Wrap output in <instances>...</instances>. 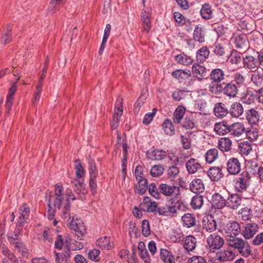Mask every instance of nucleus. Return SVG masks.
I'll return each instance as SVG.
<instances>
[{
    "mask_svg": "<svg viewBox=\"0 0 263 263\" xmlns=\"http://www.w3.org/2000/svg\"><path fill=\"white\" fill-rule=\"evenodd\" d=\"M48 201V218L49 220L54 219L55 211L61 210L62 218L66 219L69 215L70 211V200L74 201L77 198L72 190L67 188L64 193L63 187L61 184H56L54 186V195L46 196Z\"/></svg>",
    "mask_w": 263,
    "mask_h": 263,
    "instance_id": "nucleus-1",
    "label": "nucleus"
},
{
    "mask_svg": "<svg viewBox=\"0 0 263 263\" xmlns=\"http://www.w3.org/2000/svg\"><path fill=\"white\" fill-rule=\"evenodd\" d=\"M165 161H167L168 169L166 171L165 182H178L177 177L179 173V169L177 167L178 164V157L175 155L165 156Z\"/></svg>",
    "mask_w": 263,
    "mask_h": 263,
    "instance_id": "nucleus-2",
    "label": "nucleus"
},
{
    "mask_svg": "<svg viewBox=\"0 0 263 263\" xmlns=\"http://www.w3.org/2000/svg\"><path fill=\"white\" fill-rule=\"evenodd\" d=\"M210 92L213 95L223 93L230 98H234L237 94L238 86L233 81H231L227 83H222L221 85L212 86L210 88Z\"/></svg>",
    "mask_w": 263,
    "mask_h": 263,
    "instance_id": "nucleus-3",
    "label": "nucleus"
},
{
    "mask_svg": "<svg viewBox=\"0 0 263 263\" xmlns=\"http://www.w3.org/2000/svg\"><path fill=\"white\" fill-rule=\"evenodd\" d=\"M185 208L183 203L176 198H165V217L173 218L177 216L178 211Z\"/></svg>",
    "mask_w": 263,
    "mask_h": 263,
    "instance_id": "nucleus-4",
    "label": "nucleus"
},
{
    "mask_svg": "<svg viewBox=\"0 0 263 263\" xmlns=\"http://www.w3.org/2000/svg\"><path fill=\"white\" fill-rule=\"evenodd\" d=\"M67 217V226L74 231L75 234L80 240H82L86 232L83 222L80 219H74L73 217L71 218L70 214Z\"/></svg>",
    "mask_w": 263,
    "mask_h": 263,
    "instance_id": "nucleus-5",
    "label": "nucleus"
},
{
    "mask_svg": "<svg viewBox=\"0 0 263 263\" xmlns=\"http://www.w3.org/2000/svg\"><path fill=\"white\" fill-rule=\"evenodd\" d=\"M239 223L236 221H229L223 226V231L228 238L237 236L241 233Z\"/></svg>",
    "mask_w": 263,
    "mask_h": 263,
    "instance_id": "nucleus-6",
    "label": "nucleus"
},
{
    "mask_svg": "<svg viewBox=\"0 0 263 263\" xmlns=\"http://www.w3.org/2000/svg\"><path fill=\"white\" fill-rule=\"evenodd\" d=\"M251 176L247 171H243L236 179L235 188L238 192H243L248 188Z\"/></svg>",
    "mask_w": 263,
    "mask_h": 263,
    "instance_id": "nucleus-7",
    "label": "nucleus"
},
{
    "mask_svg": "<svg viewBox=\"0 0 263 263\" xmlns=\"http://www.w3.org/2000/svg\"><path fill=\"white\" fill-rule=\"evenodd\" d=\"M225 76V72L221 68H216L212 69L209 74L211 83L210 84L208 87L209 91L210 92V88L212 86L221 85L220 82L224 80Z\"/></svg>",
    "mask_w": 263,
    "mask_h": 263,
    "instance_id": "nucleus-8",
    "label": "nucleus"
},
{
    "mask_svg": "<svg viewBox=\"0 0 263 263\" xmlns=\"http://www.w3.org/2000/svg\"><path fill=\"white\" fill-rule=\"evenodd\" d=\"M235 47L239 51L245 52L249 48V42L246 34L242 33L237 35L233 38Z\"/></svg>",
    "mask_w": 263,
    "mask_h": 263,
    "instance_id": "nucleus-9",
    "label": "nucleus"
},
{
    "mask_svg": "<svg viewBox=\"0 0 263 263\" xmlns=\"http://www.w3.org/2000/svg\"><path fill=\"white\" fill-rule=\"evenodd\" d=\"M206 241L211 250L213 251L219 249L224 244L223 239L216 233L211 234L207 238Z\"/></svg>",
    "mask_w": 263,
    "mask_h": 263,
    "instance_id": "nucleus-10",
    "label": "nucleus"
},
{
    "mask_svg": "<svg viewBox=\"0 0 263 263\" xmlns=\"http://www.w3.org/2000/svg\"><path fill=\"white\" fill-rule=\"evenodd\" d=\"M227 171L230 175H235L241 171V164L237 158H230L226 163Z\"/></svg>",
    "mask_w": 263,
    "mask_h": 263,
    "instance_id": "nucleus-11",
    "label": "nucleus"
},
{
    "mask_svg": "<svg viewBox=\"0 0 263 263\" xmlns=\"http://www.w3.org/2000/svg\"><path fill=\"white\" fill-rule=\"evenodd\" d=\"M141 18L143 30L147 33L148 32L151 28L152 10L151 8H145L142 10Z\"/></svg>",
    "mask_w": 263,
    "mask_h": 263,
    "instance_id": "nucleus-12",
    "label": "nucleus"
},
{
    "mask_svg": "<svg viewBox=\"0 0 263 263\" xmlns=\"http://www.w3.org/2000/svg\"><path fill=\"white\" fill-rule=\"evenodd\" d=\"M178 182L165 183V198H176L180 195V188Z\"/></svg>",
    "mask_w": 263,
    "mask_h": 263,
    "instance_id": "nucleus-13",
    "label": "nucleus"
},
{
    "mask_svg": "<svg viewBox=\"0 0 263 263\" xmlns=\"http://www.w3.org/2000/svg\"><path fill=\"white\" fill-rule=\"evenodd\" d=\"M116 107L117 111L115 112V115L114 116L112 121L110 123L111 128L112 129H115L117 128L119 124V119L122 115V99H118L116 102Z\"/></svg>",
    "mask_w": 263,
    "mask_h": 263,
    "instance_id": "nucleus-14",
    "label": "nucleus"
},
{
    "mask_svg": "<svg viewBox=\"0 0 263 263\" xmlns=\"http://www.w3.org/2000/svg\"><path fill=\"white\" fill-rule=\"evenodd\" d=\"M20 216L18 217V229H23L24 224L28 218L30 214V209L28 205L24 203L20 208Z\"/></svg>",
    "mask_w": 263,
    "mask_h": 263,
    "instance_id": "nucleus-15",
    "label": "nucleus"
},
{
    "mask_svg": "<svg viewBox=\"0 0 263 263\" xmlns=\"http://www.w3.org/2000/svg\"><path fill=\"white\" fill-rule=\"evenodd\" d=\"M258 229V225L255 223H247L241 230V234L246 239H250L256 234Z\"/></svg>",
    "mask_w": 263,
    "mask_h": 263,
    "instance_id": "nucleus-16",
    "label": "nucleus"
},
{
    "mask_svg": "<svg viewBox=\"0 0 263 263\" xmlns=\"http://www.w3.org/2000/svg\"><path fill=\"white\" fill-rule=\"evenodd\" d=\"M192 72L194 77L199 81L202 80L207 76V69L198 63H194L193 65Z\"/></svg>",
    "mask_w": 263,
    "mask_h": 263,
    "instance_id": "nucleus-17",
    "label": "nucleus"
},
{
    "mask_svg": "<svg viewBox=\"0 0 263 263\" xmlns=\"http://www.w3.org/2000/svg\"><path fill=\"white\" fill-rule=\"evenodd\" d=\"M203 229L206 232H213L216 229V222L212 214L204 216L202 219Z\"/></svg>",
    "mask_w": 263,
    "mask_h": 263,
    "instance_id": "nucleus-18",
    "label": "nucleus"
},
{
    "mask_svg": "<svg viewBox=\"0 0 263 263\" xmlns=\"http://www.w3.org/2000/svg\"><path fill=\"white\" fill-rule=\"evenodd\" d=\"M141 210L147 212L157 213V204L155 201H151L148 197H145L143 202L140 205Z\"/></svg>",
    "mask_w": 263,
    "mask_h": 263,
    "instance_id": "nucleus-19",
    "label": "nucleus"
},
{
    "mask_svg": "<svg viewBox=\"0 0 263 263\" xmlns=\"http://www.w3.org/2000/svg\"><path fill=\"white\" fill-rule=\"evenodd\" d=\"M242 198L237 194L230 195L226 200V206L232 210H236L241 205Z\"/></svg>",
    "mask_w": 263,
    "mask_h": 263,
    "instance_id": "nucleus-20",
    "label": "nucleus"
},
{
    "mask_svg": "<svg viewBox=\"0 0 263 263\" xmlns=\"http://www.w3.org/2000/svg\"><path fill=\"white\" fill-rule=\"evenodd\" d=\"M182 245L184 250L187 252L194 251L197 245V238L193 235H188L183 238Z\"/></svg>",
    "mask_w": 263,
    "mask_h": 263,
    "instance_id": "nucleus-21",
    "label": "nucleus"
},
{
    "mask_svg": "<svg viewBox=\"0 0 263 263\" xmlns=\"http://www.w3.org/2000/svg\"><path fill=\"white\" fill-rule=\"evenodd\" d=\"M246 132V128L243 123L235 122L230 125V135L236 137H240Z\"/></svg>",
    "mask_w": 263,
    "mask_h": 263,
    "instance_id": "nucleus-22",
    "label": "nucleus"
},
{
    "mask_svg": "<svg viewBox=\"0 0 263 263\" xmlns=\"http://www.w3.org/2000/svg\"><path fill=\"white\" fill-rule=\"evenodd\" d=\"M207 175L212 181L217 182L223 177L222 170L218 166L211 167L207 171Z\"/></svg>",
    "mask_w": 263,
    "mask_h": 263,
    "instance_id": "nucleus-23",
    "label": "nucleus"
},
{
    "mask_svg": "<svg viewBox=\"0 0 263 263\" xmlns=\"http://www.w3.org/2000/svg\"><path fill=\"white\" fill-rule=\"evenodd\" d=\"M211 204L216 209H221L226 205V199L219 193H216L213 195Z\"/></svg>",
    "mask_w": 263,
    "mask_h": 263,
    "instance_id": "nucleus-24",
    "label": "nucleus"
},
{
    "mask_svg": "<svg viewBox=\"0 0 263 263\" xmlns=\"http://www.w3.org/2000/svg\"><path fill=\"white\" fill-rule=\"evenodd\" d=\"M182 224L187 228L196 227L198 226V221L195 215L191 213H186L181 217Z\"/></svg>",
    "mask_w": 263,
    "mask_h": 263,
    "instance_id": "nucleus-25",
    "label": "nucleus"
},
{
    "mask_svg": "<svg viewBox=\"0 0 263 263\" xmlns=\"http://www.w3.org/2000/svg\"><path fill=\"white\" fill-rule=\"evenodd\" d=\"M185 167L187 172L190 174H195L202 168L200 163L195 158H191L187 160L185 163Z\"/></svg>",
    "mask_w": 263,
    "mask_h": 263,
    "instance_id": "nucleus-26",
    "label": "nucleus"
},
{
    "mask_svg": "<svg viewBox=\"0 0 263 263\" xmlns=\"http://www.w3.org/2000/svg\"><path fill=\"white\" fill-rule=\"evenodd\" d=\"M246 117L249 123L251 125H256L260 121L259 112L254 108H251L247 110Z\"/></svg>",
    "mask_w": 263,
    "mask_h": 263,
    "instance_id": "nucleus-27",
    "label": "nucleus"
},
{
    "mask_svg": "<svg viewBox=\"0 0 263 263\" xmlns=\"http://www.w3.org/2000/svg\"><path fill=\"white\" fill-rule=\"evenodd\" d=\"M183 233L179 228L168 229L167 237L173 242H178L183 237Z\"/></svg>",
    "mask_w": 263,
    "mask_h": 263,
    "instance_id": "nucleus-28",
    "label": "nucleus"
},
{
    "mask_svg": "<svg viewBox=\"0 0 263 263\" xmlns=\"http://www.w3.org/2000/svg\"><path fill=\"white\" fill-rule=\"evenodd\" d=\"M204 184L200 179H194L190 184V189L191 192L200 194L204 191Z\"/></svg>",
    "mask_w": 263,
    "mask_h": 263,
    "instance_id": "nucleus-29",
    "label": "nucleus"
},
{
    "mask_svg": "<svg viewBox=\"0 0 263 263\" xmlns=\"http://www.w3.org/2000/svg\"><path fill=\"white\" fill-rule=\"evenodd\" d=\"M242 62L245 68L249 69H256L259 65L257 59L252 55H247L242 58Z\"/></svg>",
    "mask_w": 263,
    "mask_h": 263,
    "instance_id": "nucleus-30",
    "label": "nucleus"
},
{
    "mask_svg": "<svg viewBox=\"0 0 263 263\" xmlns=\"http://www.w3.org/2000/svg\"><path fill=\"white\" fill-rule=\"evenodd\" d=\"M74 192L78 195H85L87 191L83 180L74 179L71 182Z\"/></svg>",
    "mask_w": 263,
    "mask_h": 263,
    "instance_id": "nucleus-31",
    "label": "nucleus"
},
{
    "mask_svg": "<svg viewBox=\"0 0 263 263\" xmlns=\"http://www.w3.org/2000/svg\"><path fill=\"white\" fill-rule=\"evenodd\" d=\"M230 125L225 121L216 123L214 126V130L219 135H224L230 132Z\"/></svg>",
    "mask_w": 263,
    "mask_h": 263,
    "instance_id": "nucleus-32",
    "label": "nucleus"
},
{
    "mask_svg": "<svg viewBox=\"0 0 263 263\" xmlns=\"http://www.w3.org/2000/svg\"><path fill=\"white\" fill-rule=\"evenodd\" d=\"M67 0H51L48 8V14H53L63 7Z\"/></svg>",
    "mask_w": 263,
    "mask_h": 263,
    "instance_id": "nucleus-33",
    "label": "nucleus"
},
{
    "mask_svg": "<svg viewBox=\"0 0 263 263\" xmlns=\"http://www.w3.org/2000/svg\"><path fill=\"white\" fill-rule=\"evenodd\" d=\"M210 51L206 46H203L196 51V61L199 63H203L209 57Z\"/></svg>",
    "mask_w": 263,
    "mask_h": 263,
    "instance_id": "nucleus-34",
    "label": "nucleus"
},
{
    "mask_svg": "<svg viewBox=\"0 0 263 263\" xmlns=\"http://www.w3.org/2000/svg\"><path fill=\"white\" fill-rule=\"evenodd\" d=\"M226 105L222 103H217L215 104L214 108V115L219 118H222L229 112Z\"/></svg>",
    "mask_w": 263,
    "mask_h": 263,
    "instance_id": "nucleus-35",
    "label": "nucleus"
},
{
    "mask_svg": "<svg viewBox=\"0 0 263 263\" xmlns=\"http://www.w3.org/2000/svg\"><path fill=\"white\" fill-rule=\"evenodd\" d=\"M229 112L235 118L240 117L243 112V108L241 104L239 102H234L231 105Z\"/></svg>",
    "mask_w": 263,
    "mask_h": 263,
    "instance_id": "nucleus-36",
    "label": "nucleus"
},
{
    "mask_svg": "<svg viewBox=\"0 0 263 263\" xmlns=\"http://www.w3.org/2000/svg\"><path fill=\"white\" fill-rule=\"evenodd\" d=\"M212 52L215 55L220 59L224 60L225 57H228L226 55V50L223 46L219 43H215L212 47Z\"/></svg>",
    "mask_w": 263,
    "mask_h": 263,
    "instance_id": "nucleus-37",
    "label": "nucleus"
},
{
    "mask_svg": "<svg viewBox=\"0 0 263 263\" xmlns=\"http://www.w3.org/2000/svg\"><path fill=\"white\" fill-rule=\"evenodd\" d=\"M172 76L177 79L180 82L187 80L191 77V73L189 70L178 69L172 73Z\"/></svg>",
    "mask_w": 263,
    "mask_h": 263,
    "instance_id": "nucleus-38",
    "label": "nucleus"
},
{
    "mask_svg": "<svg viewBox=\"0 0 263 263\" xmlns=\"http://www.w3.org/2000/svg\"><path fill=\"white\" fill-rule=\"evenodd\" d=\"M218 147L222 152H229L232 148V141L228 138H221L218 141Z\"/></svg>",
    "mask_w": 263,
    "mask_h": 263,
    "instance_id": "nucleus-39",
    "label": "nucleus"
},
{
    "mask_svg": "<svg viewBox=\"0 0 263 263\" xmlns=\"http://www.w3.org/2000/svg\"><path fill=\"white\" fill-rule=\"evenodd\" d=\"M186 109L182 106H178L173 114V121L175 124H180L184 116Z\"/></svg>",
    "mask_w": 263,
    "mask_h": 263,
    "instance_id": "nucleus-40",
    "label": "nucleus"
},
{
    "mask_svg": "<svg viewBox=\"0 0 263 263\" xmlns=\"http://www.w3.org/2000/svg\"><path fill=\"white\" fill-rule=\"evenodd\" d=\"M200 14L201 17L204 20H210L213 16V10L209 3L204 4L200 9Z\"/></svg>",
    "mask_w": 263,
    "mask_h": 263,
    "instance_id": "nucleus-41",
    "label": "nucleus"
},
{
    "mask_svg": "<svg viewBox=\"0 0 263 263\" xmlns=\"http://www.w3.org/2000/svg\"><path fill=\"white\" fill-rule=\"evenodd\" d=\"M193 38L195 41L203 43L205 41V33L201 25H197L194 30Z\"/></svg>",
    "mask_w": 263,
    "mask_h": 263,
    "instance_id": "nucleus-42",
    "label": "nucleus"
},
{
    "mask_svg": "<svg viewBox=\"0 0 263 263\" xmlns=\"http://www.w3.org/2000/svg\"><path fill=\"white\" fill-rule=\"evenodd\" d=\"M146 156L149 159L160 160L164 158V151L158 149H150L146 152Z\"/></svg>",
    "mask_w": 263,
    "mask_h": 263,
    "instance_id": "nucleus-43",
    "label": "nucleus"
},
{
    "mask_svg": "<svg viewBox=\"0 0 263 263\" xmlns=\"http://www.w3.org/2000/svg\"><path fill=\"white\" fill-rule=\"evenodd\" d=\"M205 160L206 163L211 164L218 157V150L213 148L208 150L205 154Z\"/></svg>",
    "mask_w": 263,
    "mask_h": 263,
    "instance_id": "nucleus-44",
    "label": "nucleus"
},
{
    "mask_svg": "<svg viewBox=\"0 0 263 263\" xmlns=\"http://www.w3.org/2000/svg\"><path fill=\"white\" fill-rule=\"evenodd\" d=\"M175 59L178 63L184 65H189L192 64L194 61L193 59L191 57L184 53H181L176 55Z\"/></svg>",
    "mask_w": 263,
    "mask_h": 263,
    "instance_id": "nucleus-45",
    "label": "nucleus"
},
{
    "mask_svg": "<svg viewBox=\"0 0 263 263\" xmlns=\"http://www.w3.org/2000/svg\"><path fill=\"white\" fill-rule=\"evenodd\" d=\"M251 81L256 86L263 88V72H254L251 76Z\"/></svg>",
    "mask_w": 263,
    "mask_h": 263,
    "instance_id": "nucleus-46",
    "label": "nucleus"
},
{
    "mask_svg": "<svg viewBox=\"0 0 263 263\" xmlns=\"http://www.w3.org/2000/svg\"><path fill=\"white\" fill-rule=\"evenodd\" d=\"M96 245L102 249L109 250L112 248L110 237L107 236L98 239L96 241Z\"/></svg>",
    "mask_w": 263,
    "mask_h": 263,
    "instance_id": "nucleus-47",
    "label": "nucleus"
},
{
    "mask_svg": "<svg viewBox=\"0 0 263 263\" xmlns=\"http://www.w3.org/2000/svg\"><path fill=\"white\" fill-rule=\"evenodd\" d=\"M218 258L222 261L232 260L235 255V253L231 250H224L217 254Z\"/></svg>",
    "mask_w": 263,
    "mask_h": 263,
    "instance_id": "nucleus-48",
    "label": "nucleus"
},
{
    "mask_svg": "<svg viewBox=\"0 0 263 263\" xmlns=\"http://www.w3.org/2000/svg\"><path fill=\"white\" fill-rule=\"evenodd\" d=\"M203 204V197L199 194H197L194 196L191 201V205L194 209H199Z\"/></svg>",
    "mask_w": 263,
    "mask_h": 263,
    "instance_id": "nucleus-49",
    "label": "nucleus"
},
{
    "mask_svg": "<svg viewBox=\"0 0 263 263\" xmlns=\"http://www.w3.org/2000/svg\"><path fill=\"white\" fill-rule=\"evenodd\" d=\"M252 149V144L247 141L241 142L238 145V150L242 155H248Z\"/></svg>",
    "mask_w": 263,
    "mask_h": 263,
    "instance_id": "nucleus-50",
    "label": "nucleus"
},
{
    "mask_svg": "<svg viewBox=\"0 0 263 263\" xmlns=\"http://www.w3.org/2000/svg\"><path fill=\"white\" fill-rule=\"evenodd\" d=\"M244 242L245 241L243 240L236 237V236L228 238L227 241L230 247L238 250L240 249Z\"/></svg>",
    "mask_w": 263,
    "mask_h": 263,
    "instance_id": "nucleus-51",
    "label": "nucleus"
},
{
    "mask_svg": "<svg viewBox=\"0 0 263 263\" xmlns=\"http://www.w3.org/2000/svg\"><path fill=\"white\" fill-rule=\"evenodd\" d=\"M252 210L248 208L245 207L240 209L238 212V216L240 219L243 221L249 220L252 217Z\"/></svg>",
    "mask_w": 263,
    "mask_h": 263,
    "instance_id": "nucleus-52",
    "label": "nucleus"
},
{
    "mask_svg": "<svg viewBox=\"0 0 263 263\" xmlns=\"http://www.w3.org/2000/svg\"><path fill=\"white\" fill-rule=\"evenodd\" d=\"M138 184L136 187L138 192L140 195L144 194L148 189V181L145 178L139 179L137 180Z\"/></svg>",
    "mask_w": 263,
    "mask_h": 263,
    "instance_id": "nucleus-53",
    "label": "nucleus"
},
{
    "mask_svg": "<svg viewBox=\"0 0 263 263\" xmlns=\"http://www.w3.org/2000/svg\"><path fill=\"white\" fill-rule=\"evenodd\" d=\"M12 27L10 24L6 26V30L4 31L2 36V43L4 44H7L10 43L12 40Z\"/></svg>",
    "mask_w": 263,
    "mask_h": 263,
    "instance_id": "nucleus-54",
    "label": "nucleus"
},
{
    "mask_svg": "<svg viewBox=\"0 0 263 263\" xmlns=\"http://www.w3.org/2000/svg\"><path fill=\"white\" fill-rule=\"evenodd\" d=\"M242 53L239 51L233 50L229 57L230 62L232 64H238L241 62V54Z\"/></svg>",
    "mask_w": 263,
    "mask_h": 263,
    "instance_id": "nucleus-55",
    "label": "nucleus"
},
{
    "mask_svg": "<svg viewBox=\"0 0 263 263\" xmlns=\"http://www.w3.org/2000/svg\"><path fill=\"white\" fill-rule=\"evenodd\" d=\"M263 164V163H259L257 160H251L248 162V168L253 171L254 175H256L259 168Z\"/></svg>",
    "mask_w": 263,
    "mask_h": 263,
    "instance_id": "nucleus-56",
    "label": "nucleus"
},
{
    "mask_svg": "<svg viewBox=\"0 0 263 263\" xmlns=\"http://www.w3.org/2000/svg\"><path fill=\"white\" fill-rule=\"evenodd\" d=\"M75 162L77 164L75 167L76 174L77 178V179L81 180V179L84 176L85 171L79 159L76 160Z\"/></svg>",
    "mask_w": 263,
    "mask_h": 263,
    "instance_id": "nucleus-57",
    "label": "nucleus"
},
{
    "mask_svg": "<svg viewBox=\"0 0 263 263\" xmlns=\"http://www.w3.org/2000/svg\"><path fill=\"white\" fill-rule=\"evenodd\" d=\"M181 126L186 129H192L195 127V122L193 119L185 117L183 121L180 123Z\"/></svg>",
    "mask_w": 263,
    "mask_h": 263,
    "instance_id": "nucleus-58",
    "label": "nucleus"
},
{
    "mask_svg": "<svg viewBox=\"0 0 263 263\" xmlns=\"http://www.w3.org/2000/svg\"><path fill=\"white\" fill-rule=\"evenodd\" d=\"M238 250L239 253L245 257L249 256L251 252V250L249 243L245 241Z\"/></svg>",
    "mask_w": 263,
    "mask_h": 263,
    "instance_id": "nucleus-59",
    "label": "nucleus"
},
{
    "mask_svg": "<svg viewBox=\"0 0 263 263\" xmlns=\"http://www.w3.org/2000/svg\"><path fill=\"white\" fill-rule=\"evenodd\" d=\"M55 253V260L57 263H69L68 259L69 255L68 253Z\"/></svg>",
    "mask_w": 263,
    "mask_h": 263,
    "instance_id": "nucleus-60",
    "label": "nucleus"
},
{
    "mask_svg": "<svg viewBox=\"0 0 263 263\" xmlns=\"http://www.w3.org/2000/svg\"><path fill=\"white\" fill-rule=\"evenodd\" d=\"M87 159L89 165V175H98V171L95 160L90 156H89Z\"/></svg>",
    "mask_w": 263,
    "mask_h": 263,
    "instance_id": "nucleus-61",
    "label": "nucleus"
},
{
    "mask_svg": "<svg viewBox=\"0 0 263 263\" xmlns=\"http://www.w3.org/2000/svg\"><path fill=\"white\" fill-rule=\"evenodd\" d=\"M165 134L172 136L175 135V130L174 124L171 120L165 119Z\"/></svg>",
    "mask_w": 263,
    "mask_h": 263,
    "instance_id": "nucleus-62",
    "label": "nucleus"
},
{
    "mask_svg": "<svg viewBox=\"0 0 263 263\" xmlns=\"http://www.w3.org/2000/svg\"><path fill=\"white\" fill-rule=\"evenodd\" d=\"M247 137L251 141H255L259 136L258 130L256 128H251L245 132Z\"/></svg>",
    "mask_w": 263,
    "mask_h": 263,
    "instance_id": "nucleus-63",
    "label": "nucleus"
},
{
    "mask_svg": "<svg viewBox=\"0 0 263 263\" xmlns=\"http://www.w3.org/2000/svg\"><path fill=\"white\" fill-rule=\"evenodd\" d=\"M164 170L163 165H156L152 167L150 173L153 177H158L162 174Z\"/></svg>",
    "mask_w": 263,
    "mask_h": 263,
    "instance_id": "nucleus-64",
    "label": "nucleus"
}]
</instances>
